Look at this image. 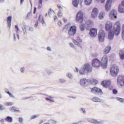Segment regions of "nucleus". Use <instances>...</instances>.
<instances>
[{
    "mask_svg": "<svg viewBox=\"0 0 124 124\" xmlns=\"http://www.w3.org/2000/svg\"><path fill=\"white\" fill-rule=\"evenodd\" d=\"M102 86L105 88H108L111 85V81L108 80H105L101 83Z\"/></svg>",
    "mask_w": 124,
    "mask_h": 124,
    "instance_id": "19",
    "label": "nucleus"
},
{
    "mask_svg": "<svg viewBox=\"0 0 124 124\" xmlns=\"http://www.w3.org/2000/svg\"><path fill=\"white\" fill-rule=\"evenodd\" d=\"M38 117H39V114L32 115L31 117V120H33V119H36V118H38Z\"/></svg>",
    "mask_w": 124,
    "mask_h": 124,
    "instance_id": "39",
    "label": "nucleus"
},
{
    "mask_svg": "<svg viewBox=\"0 0 124 124\" xmlns=\"http://www.w3.org/2000/svg\"><path fill=\"white\" fill-rule=\"evenodd\" d=\"M55 12L51 9H49V10L48 11V16L50 18H52V17H54V16H55Z\"/></svg>",
    "mask_w": 124,
    "mask_h": 124,
    "instance_id": "23",
    "label": "nucleus"
},
{
    "mask_svg": "<svg viewBox=\"0 0 124 124\" xmlns=\"http://www.w3.org/2000/svg\"><path fill=\"white\" fill-rule=\"evenodd\" d=\"M77 31V27L75 26H73L68 29V33L70 36H73V35H75Z\"/></svg>",
    "mask_w": 124,
    "mask_h": 124,
    "instance_id": "6",
    "label": "nucleus"
},
{
    "mask_svg": "<svg viewBox=\"0 0 124 124\" xmlns=\"http://www.w3.org/2000/svg\"><path fill=\"white\" fill-rule=\"evenodd\" d=\"M11 20H12V16H10L7 17L8 26L9 28L11 26Z\"/></svg>",
    "mask_w": 124,
    "mask_h": 124,
    "instance_id": "28",
    "label": "nucleus"
},
{
    "mask_svg": "<svg viewBox=\"0 0 124 124\" xmlns=\"http://www.w3.org/2000/svg\"><path fill=\"white\" fill-rule=\"evenodd\" d=\"M79 72V74L81 75H84V74H86L89 72H92V67L88 63L84 64L80 69Z\"/></svg>",
    "mask_w": 124,
    "mask_h": 124,
    "instance_id": "1",
    "label": "nucleus"
},
{
    "mask_svg": "<svg viewBox=\"0 0 124 124\" xmlns=\"http://www.w3.org/2000/svg\"><path fill=\"white\" fill-rule=\"evenodd\" d=\"M5 121H6V122H8V123H12L13 119L11 117L7 116V118H5Z\"/></svg>",
    "mask_w": 124,
    "mask_h": 124,
    "instance_id": "32",
    "label": "nucleus"
},
{
    "mask_svg": "<svg viewBox=\"0 0 124 124\" xmlns=\"http://www.w3.org/2000/svg\"><path fill=\"white\" fill-rule=\"evenodd\" d=\"M70 46L71 47V48H74V49H75V46L73 45V44H70Z\"/></svg>",
    "mask_w": 124,
    "mask_h": 124,
    "instance_id": "54",
    "label": "nucleus"
},
{
    "mask_svg": "<svg viewBox=\"0 0 124 124\" xmlns=\"http://www.w3.org/2000/svg\"><path fill=\"white\" fill-rule=\"evenodd\" d=\"M110 74L112 77H116L118 75V73H119V67L117 65H112L110 67Z\"/></svg>",
    "mask_w": 124,
    "mask_h": 124,
    "instance_id": "3",
    "label": "nucleus"
},
{
    "mask_svg": "<svg viewBox=\"0 0 124 124\" xmlns=\"http://www.w3.org/2000/svg\"><path fill=\"white\" fill-rule=\"evenodd\" d=\"M121 32V24L119 21L116 22L113 27V33L115 35H119Z\"/></svg>",
    "mask_w": 124,
    "mask_h": 124,
    "instance_id": "2",
    "label": "nucleus"
},
{
    "mask_svg": "<svg viewBox=\"0 0 124 124\" xmlns=\"http://www.w3.org/2000/svg\"><path fill=\"white\" fill-rule=\"evenodd\" d=\"M77 41L78 42H82V39H80V38H78Z\"/></svg>",
    "mask_w": 124,
    "mask_h": 124,
    "instance_id": "57",
    "label": "nucleus"
},
{
    "mask_svg": "<svg viewBox=\"0 0 124 124\" xmlns=\"http://www.w3.org/2000/svg\"><path fill=\"white\" fill-rule=\"evenodd\" d=\"M118 13L115 10H112L109 13V18L111 20H116L117 18Z\"/></svg>",
    "mask_w": 124,
    "mask_h": 124,
    "instance_id": "8",
    "label": "nucleus"
},
{
    "mask_svg": "<svg viewBox=\"0 0 124 124\" xmlns=\"http://www.w3.org/2000/svg\"><path fill=\"white\" fill-rule=\"evenodd\" d=\"M117 83L121 86L124 85V76H119L117 78Z\"/></svg>",
    "mask_w": 124,
    "mask_h": 124,
    "instance_id": "14",
    "label": "nucleus"
},
{
    "mask_svg": "<svg viewBox=\"0 0 124 124\" xmlns=\"http://www.w3.org/2000/svg\"><path fill=\"white\" fill-rule=\"evenodd\" d=\"M122 31H124V24L122 26Z\"/></svg>",
    "mask_w": 124,
    "mask_h": 124,
    "instance_id": "64",
    "label": "nucleus"
},
{
    "mask_svg": "<svg viewBox=\"0 0 124 124\" xmlns=\"http://www.w3.org/2000/svg\"><path fill=\"white\" fill-rule=\"evenodd\" d=\"M117 100L120 101V102H122V103H124V99L120 98V97H117Z\"/></svg>",
    "mask_w": 124,
    "mask_h": 124,
    "instance_id": "38",
    "label": "nucleus"
},
{
    "mask_svg": "<svg viewBox=\"0 0 124 124\" xmlns=\"http://www.w3.org/2000/svg\"><path fill=\"white\" fill-rule=\"evenodd\" d=\"M79 2L82 3V2H83V0H73V4L75 7H77V6H78Z\"/></svg>",
    "mask_w": 124,
    "mask_h": 124,
    "instance_id": "21",
    "label": "nucleus"
},
{
    "mask_svg": "<svg viewBox=\"0 0 124 124\" xmlns=\"http://www.w3.org/2000/svg\"><path fill=\"white\" fill-rule=\"evenodd\" d=\"M31 16H32V14L31 11L28 13L25 17V20H31Z\"/></svg>",
    "mask_w": 124,
    "mask_h": 124,
    "instance_id": "26",
    "label": "nucleus"
},
{
    "mask_svg": "<svg viewBox=\"0 0 124 124\" xmlns=\"http://www.w3.org/2000/svg\"><path fill=\"white\" fill-rule=\"evenodd\" d=\"M73 42H74V43L76 45H77L78 46H79V45H80V44L79 43H78V42H77L76 40H75L74 39L73 40Z\"/></svg>",
    "mask_w": 124,
    "mask_h": 124,
    "instance_id": "44",
    "label": "nucleus"
},
{
    "mask_svg": "<svg viewBox=\"0 0 124 124\" xmlns=\"http://www.w3.org/2000/svg\"><path fill=\"white\" fill-rule=\"evenodd\" d=\"M122 37L123 39H124V31H122Z\"/></svg>",
    "mask_w": 124,
    "mask_h": 124,
    "instance_id": "56",
    "label": "nucleus"
},
{
    "mask_svg": "<svg viewBox=\"0 0 124 124\" xmlns=\"http://www.w3.org/2000/svg\"><path fill=\"white\" fill-rule=\"evenodd\" d=\"M108 62V57H107L106 55H105L102 57L101 60V66L103 68H104V69H106V68H107Z\"/></svg>",
    "mask_w": 124,
    "mask_h": 124,
    "instance_id": "5",
    "label": "nucleus"
},
{
    "mask_svg": "<svg viewBox=\"0 0 124 124\" xmlns=\"http://www.w3.org/2000/svg\"><path fill=\"white\" fill-rule=\"evenodd\" d=\"M29 31H33V28L32 27H30L29 28Z\"/></svg>",
    "mask_w": 124,
    "mask_h": 124,
    "instance_id": "59",
    "label": "nucleus"
},
{
    "mask_svg": "<svg viewBox=\"0 0 124 124\" xmlns=\"http://www.w3.org/2000/svg\"><path fill=\"white\" fill-rule=\"evenodd\" d=\"M92 100L94 102H101V99L96 97L93 98Z\"/></svg>",
    "mask_w": 124,
    "mask_h": 124,
    "instance_id": "34",
    "label": "nucleus"
},
{
    "mask_svg": "<svg viewBox=\"0 0 124 124\" xmlns=\"http://www.w3.org/2000/svg\"><path fill=\"white\" fill-rule=\"evenodd\" d=\"M66 76H67V77H68L70 79H72V78H73V77L72 76V75H71V74L68 73V74H67Z\"/></svg>",
    "mask_w": 124,
    "mask_h": 124,
    "instance_id": "42",
    "label": "nucleus"
},
{
    "mask_svg": "<svg viewBox=\"0 0 124 124\" xmlns=\"http://www.w3.org/2000/svg\"><path fill=\"white\" fill-rule=\"evenodd\" d=\"M112 7V0H108L105 6L106 11H110Z\"/></svg>",
    "mask_w": 124,
    "mask_h": 124,
    "instance_id": "13",
    "label": "nucleus"
},
{
    "mask_svg": "<svg viewBox=\"0 0 124 124\" xmlns=\"http://www.w3.org/2000/svg\"><path fill=\"white\" fill-rule=\"evenodd\" d=\"M39 21L42 24L44 27H45V26H46V23H45V21H44V19H43V17L42 16V15L39 16Z\"/></svg>",
    "mask_w": 124,
    "mask_h": 124,
    "instance_id": "22",
    "label": "nucleus"
},
{
    "mask_svg": "<svg viewBox=\"0 0 124 124\" xmlns=\"http://www.w3.org/2000/svg\"><path fill=\"white\" fill-rule=\"evenodd\" d=\"M118 11L120 13H124V0L122 1L121 3L119 4Z\"/></svg>",
    "mask_w": 124,
    "mask_h": 124,
    "instance_id": "18",
    "label": "nucleus"
},
{
    "mask_svg": "<svg viewBox=\"0 0 124 124\" xmlns=\"http://www.w3.org/2000/svg\"><path fill=\"white\" fill-rule=\"evenodd\" d=\"M114 35H115V34L113 32L110 31L108 33V38H109V39H113V38H114Z\"/></svg>",
    "mask_w": 124,
    "mask_h": 124,
    "instance_id": "31",
    "label": "nucleus"
},
{
    "mask_svg": "<svg viewBox=\"0 0 124 124\" xmlns=\"http://www.w3.org/2000/svg\"><path fill=\"white\" fill-rule=\"evenodd\" d=\"M46 73L48 75H51V74H52L53 72L51 70H48L47 71H46Z\"/></svg>",
    "mask_w": 124,
    "mask_h": 124,
    "instance_id": "46",
    "label": "nucleus"
},
{
    "mask_svg": "<svg viewBox=\"0 0 124 124\" xmlns=\"http://www.w3.org/2000/svg\"><path fill=\"white\" fill-rule=\"evenodd\" d=\"M92 65L94 67H99L100 66V61L97 58L94 59L92 61Z\"/></svg>",
    "mask_w": 124,
    "mask_h": 124,
    "instance_id": "11",
    "label": "nucleus"
},
{
    "mask_svg": "<svg viewBox=\"0 0 124 124\" xmlns=\"http://www.w3.org/2000/svg\"><path fill=\"white\" fill-rule=\"evenodd\" d=\"M38 26V21H37L36 23L35 24V28H37V26Z\"/></svg>",
    "mask_w": 124,
    "mask_h": 124,
    "instance_id": "55",
    "label": "nucleus"
},
{
    "mask_svg": "<svg viewBox=\"0 0 124 124\" xmlns=\"http://www.w3.org/2000/svg\"><path fill=\"white\" fill-rule=\"evenodd\" d=\"M112 92L113 94H117V93H118V91L116 89L113 90Z\"/></svg>",
    "mask_w": 124,
    "mask_h": 124,
    "instance_id": "49",
    "label": "nucleus"
},
{
    "mask_svg": "<svg viewBox=\"0 0 124 124\" xmlns=\"http://www.w3.org/2000/svg\"><path fill=\"white\" fill-rule=\"evenodd\" d=\"M81 112H82L84 114L86 113V110H85V108H81L80 109Z\"/></svg>",
    "mask_w": 124,
    "mask_h": 124,
    "instance_id": "51",
    "label": "nucleus"
},
{
    "mask_svg": "<svg viewBox=\"0 0 124 124\" xmlns=\"http://www.w3.org/2000/svg\"><path fill=\"white\" fill-rule=\"evenodd\" d=\"M89 83L90 85H96L98 83V81L94 79L93 80L89 79Z\"/></svg>",
    "mask_w": 124,
    "mask_h": 124,
    "instance_id": "27",
    "label": "nucleus"
},
{
    "mask_svg": "<svg viewBox=\"0 0 124 124\" xmlns=\"http://www.w3.org/2000/svg\"><path fill=\"white\" fill-rule=\"evenodd\" d=\"M70 25L69 24L65 25L62 30V31L63 32H67V31H68V29H70Z\"/></svg>",
    "mask_w": 124,
    "mask_h": 124,
    "instance_id": "25",
    "label": "nucleus"
},
{
    "mask_svg": "<svg viewBox=\"0 0 124 124\" xmlns=\"http://www.w3.org/2000/svg\"><path fill=\"white\" fill-rule=\"evenodd\" d=\"M5 109V108H4V106L2 105H0V110L2 111V110H4Z\"/></svg>",
    "mask_w": 124,
    "mask_h": 124,
    "instance_id": "47",
    "label": "nucleus"
},
{
    "mask_svg": "<svg viewBox=\"0 0 124 124\" xmlns=\"http://www.w3.org/2000/svg\"><path fill=\"white\" fill-rule=\"evenodd\" d=\"M98 38L100 42H104V39L105 38V32H104V31L101 30L99 31L98 34Z\"/></svg>",
    "mask_w": 124,
    "mask_h": 124,
    "instance_id": "7",
    "label": "nucleus"
},
{
    "mask_svg": "<svg viewBox=\"0 0 124 124\" xmlns=\"http://www.w3.org/2000/svg\"><path fill=\"white\" fill-rule=\"evenodd\" d=\"M113 28V23L110 21H107L105 25V29L106 31H110L112 28Z\"/></svg>",
    "mask_w": 124,
    "mask_h": 124,
    "instance_id": "15",
    "label": "nucleus"
},
{
    "mask_svg": "<svg viewBox=\"0 0 124 124\" xmlns=\"http://www.w3.org/2000/svg\"><path fill=\"white\" fill-rule=\"evenodd\" d=\"M110 51H111V47L110 46H107L105 49L104 50V52L106 55L110 53Z\"/></svg>",
    "mask_w": 124,
    "mask_h": 124,
    "instance_id": "24",
    "label": "nucleus"
},
{
    "mask_svg": "<svg viewBox=\"0 0 124 124\" xmlns=\"http://www.w3.org/2000/svg\"><path fill=\"white\" fill-rule=\"evenodd\" d=\"M46 101H48V102H54V100H52L50 99V98L48 97L46 98Z\"/></svg>",
    "mask_w": 124,
    "mask_h": 124,
    "instance_id": "41",
    "label": "nucleus"
},
{
    "mask_svg": "<svg viewBox=\"0 0 124 124\" xmlns=\"http://www.w3.org/2000/svg\"><path fill=\"white\" fill-rule=\"evenodd\" d=\"M80 123H83V121H79L77 123H74L73 124H80Z\"/></svg>",
    "mask_w": 124,
    "mask_h": 124,
    "instance_id": "62",
    "label": "nucleus"
},
{
    "mask_svg": "<svg viewBox=\"0 0 124 124\" xmlns=\"http://www.w3.org/2000/svg\"><path fill=\"white\" fill-rule=\"evenodd\" d=\"M11 111H12V112H19V109H18V108H17L16 107H12V108H10Z\"/></svg>",
    "mask_w": 124,
    "mask_h": 124,
    "instance_id": "36",
    "label": "nucleus"
},
{
    "mask_svg": "<svg viewBox=\"0 0 124 124\" xmlns=\"http://www.w3.org/2000/svg\"><path fill=\"white\" fill-rule=\"evenodd\" d=\"M15 29L17 30V31H19V28L18 27V25H15Z\"/></svg>",
    "mask_w": 124,
    "mask_h": 124,
    "instance_id": "60",
    "label": "nucleus"
},
{
    "mask_svg": "<svg viewBox=\"0 0 124 124\" xmlns=\"http://www.w3.org/2000/svg\"><path fill=\"white\" fill-rule=\"evenodd\" d=\"M58 8L59 9H60V10H62V6L58 5Z\"/></svg>",
    "mask_w": 124,
    "mask_h": 124,
    "instance_id": "58",
    "label": "nucleus"
},
{
    "mask_svg": "<svg viewBox=\"0 0 124 124\" xmlns=\"http://www.w3.org/2000/svg\"><path fill=\"white\" fill-rule=\"evenodd\" d=\"M58 16L59 18H61V17L62 16V13L61 11L58 12Z\"/></svg>",
    "mask_w": 124,
    "mask_h": 124,
    "instance_id": "45",
    "label": "nucleus"
},
{
    "mask_svg": "<svg viewBox=\"0 0 124 124\" xmlns=\"http://www.w3.org/2000/svg\"><path fill=\"white\" fill-rule=\"evenodd\" d=\"M13 104L12 102H7L4 104L5 106H11Z\"/></svg>",
    "mask_w": 124,
    "mask_h": 124,
    "instance_id": "40",
    "label": "nucleus"
},
{
    "mask_svg": "<svg viewBox=\"0 0 124 124\" xmlns=\"http://www.w3.org/2000/svg\"><path fill=\"white\" fill-rule=\"evenodd\" d=\"M25 70V67H22L20 69V71L22 73H24V71Z\"/></svg>",
    "mask_w": 124,
    "mask_h": 124,
    "instance_id": "53",
    "label": "nucleus"
},
{
    "mask_svg": "<svg viewBox=\"0 0 124 124\" xmlns=\"http://www.w3.org/2000/svg\"><path fill=\"white\" fill-rule=\"evenodd\" d=\"M91 93H102V91L97 87H93L91 89Z\"/></svg>",
    "mask_w": 124,
    "mask_h": 124,
    "instance_id": "17",
    "label": "nucleus"
},
{
    "mask_svg": "<svg viewBox=\"0 0 124 124\" xmlns=\"http://www.w3.org/2000/svg\"><path fill=\"white\" fill-rule=\"evenodd\" d=\"M96 0L98 2L101 1V3H104V2H105V0Z\"/></svg>",
    "mask_w": 124,
    "mask_h": 124,
    "instance_id": "50",
    "label": "nucleus"
},
{
    "mask_svg": "<svg viewBox=\"0 0 124 124\" xmlns=\"http://www.w3.org/2000/svg\"><path fill=\"white\" fill-rule=\"evenodd\" d=\"M98 15V9L96 8H94L93 9L92 14H91V17L93 19H95L97 17V15Z\"/></svg>",
    "mask_w": 124,
    "mask_h": 124,
    "instance_id": "12",
    "label": "nucleus"
},
{
    "mask_svg": "<svg viewBox=\"0 0 124 124\" xmlns=\"http://www.w3.org/2000/svg\"><path fill=\"white\" fill-rule=\"evenodd\" d=\"M80 84L82 87H88L90 85V79L86 78L81 79L80 80Z\"/></svg>",
    "mask_w": 124,
    "mask_h": 124,
    "instance_id": "9",
    "label": "nucleus"
},
{
    "mask_svg": "<svg viewBox=\"0 0 124 124\" xmlns=\"http://www.w3.org/2000/svg\"><path fill=\"white\" fill-rule=\"evenodd\" d=\"M89 34L91 37H95L97 35V29L95 28H92L90 29Z\"/></svg>",
    "mask_w": 124,
    "mask_h": 124,
    "instance_id": "10",
    "label": "nucleus"
},
{
    "mask_svg": "<svg viewBox=\"0 0 124 124\" xmlns=\"http://www.w3.org/2000/svg\"><path fill=\"white\" fill-rule=\"evenodd\" d=\"M59 81H60V83H65L66 82V80L63 78H60L59 79Z\"/></svg>",
    "mask_w": 124,
    "mask_h": 124,
    "instance_id": "43",
    "label": "nucleus"
},
{
    "mask_svg": "<svg viewBox=\"0 0 124 124\" xmlns=\"http://www.w3.org/2000/svg\"><path fill=\"white\" fill-rule=\"evenodd\" d=\"M87 121L89 123H92V124H102V122H98L96 120L93 119H91V118L88 119Z\"/></svg>",
    "mask_w": 124,
    "mask_h": 124,
    "instance_id": "20",
    "label": "nucleus"
},
{
    "mask_svg": "<svg viewBox=\"0 0 124 124\" xmlns=\"http://www.w3.org/2000/svg\"><path fill=\"white\" fill-rule=\"evenodd\" d=\"M85 24H83L82 23V22H81L80 24V31H85Z\"/></svg>",
    "mask_w": 124,
    "mask_h": 124,
    "instance_id": "33",
    "label": "nucleus"
},
{
    "mask_svg": "<svg viewBox=\"0 0 124 124\" xmlns=\"http://www.w3.org/2000/svg\"><path fill=\"white\" fill-rule=\"evenodd\" d=\"M84 2L86 5H90L93 2V0H84Z\"/></svg>",
    "mask_w": 124,
    "mask_h": 124,
    "instance_id": "35",
    "label": "nucleus"
},
{
    "mask_svg": "<svg viewBox=\"0 0 124 124\" xmlns=\"http://www.w3.org/2000/svg\"><path fill=\"white\" fill-rule=\"evenodd\" d=\"M93 57H97V53H94L92 55Z\"/></svg>",
    "mask_w": 124,
    "mask_h": 124,
    "instance_id": "61",
    "label": "nucleus"
},
{
    "mask_svg": "<svg viewBox=\"0 0 124 124\" xmlns=\"http://www.w3.org/2000/svg\"><path fill=\"white\" fill-rule=\"evenodd\" d=\"M42 1L43 0H39V3H38V8L39 9H40L41 7H42Z\"/></svg>",
    "mask_w": 124,
    "mask_h": 124,
    "instance_id": "37",
    "label": "nucleus"
},
{
    "mask_svg": "<svg viewBox=\"0 0 124 124\" xmlns=\"http://www.w3.org/2000/svg\"><path fill=\"white\" fill-rule=\"evenodd\" d=\"M104 16H105V13L102 12L99 14L98 18L100 20H102L104 18Z\"/></svg>",
    "mask_w": 124,
    "mask_h": 124,
    "instance_id": "29",
    "label": "nucleus"
},
{
    "mask_svg": "<svg viewBox=\"0 0 124 124\" xmlns=\"http://www.w3.org/2000/svg\"><path fill=\"white\" fill-rule=\"evenodd\" d=\"M19 122L20 123V124H22L23 123V118L20 117L19 118Z\"/></svg>",
    "mask_w": 124,
    "mask_h": 124,
    "instance_id": "52",
    "label": "nucleus"
},
{
    "mask_svg": "<svg viewBox=\"0 0 124 124\" xmlns=\"http://www.w3.org/2000/svg\"><path fill=\"white\" fill-rule=\"evenodd\" d=\"M46 49H47V50L48 51H51V47H49V46H48Z\"/></svg>",
    "mask_w": 124,
    "mask_h": 124,
    "instance_id": "63",
    "label": "nucleus"
},
{
    "mask_svg": "<svg viewBox=\"0 0 124 124\" xmlns=\"http://www.w3.org/2000/svg\"><path fill=\"white\" fill-rule=\"evenodd\" d=\"M83 20H84L83 12H82V11H79L77 14L76 21L77 23H82V22H83Z\"/></svg>",
    "mask_w": 124,
    "mask_h": 124,
    "instance_id": "4",
    "label": "nucleus"
},
{
    "mask_svg": "<svg viewBox=\"0 0 124 124\" xmlns=\"http://www.w3.org/2000/svg\"><path fill=\"white\" fill-rule=\"evenodd\" d=\"M120 59L121 60H124V48L119 53Z\"/></svg>",
    "mask_w": 124,
    "mask_h": 124,
    "instance_id": "30",
    "label": "nucleus"
},
{
    "mask_svg": "<svg viewBox=\"0 0 124 124\" xmlns=\"http://www.w3.org/2000/svg\"><path fill=\"white\" fill-rule=\"evenodd\" d=\"M48 122H49V123H51V124H56L57 123V121H56L55 120H50L48 121Z\"/></svg>",
    "mask_w": 124,
    "mask_h": 124,
    "instance_id": "48",
    "label": "nucleus"
},
{
    "mask_svg": "<svg viewBox=\"0 0 124 124\" xmlns=\"http://www.w3.org/2000/svg\"><path fill=\"white\" fill-rule=\"evenodd\" d=\"M93 23L91 20H87L85 23V27L86 30H90V28H92Z\"/></svg>",
    "mask_w": 124,
    "mask_h": 124,
    "instance_id": "16",
    "label": "nucleus"
}]
</instances>
